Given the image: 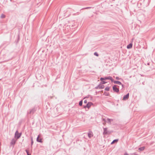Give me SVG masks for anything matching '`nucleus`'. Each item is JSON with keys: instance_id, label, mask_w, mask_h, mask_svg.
I'll list each match as a JSON object with an SVG mask.
<instances>
[{"instance_id": "obj_27", "label": "nucleus", "mask_w": 155, "mask_h": 155, "mask_svg": "<svg viewBox=\"0 0 155 155\" xmlns=\"http://www.w3.org/2000/svg\"><path fill=\"white\" fill-rule=\"evenodd\" d=\"M100 80L101 81H103V80H104V78H100Z\"/></svg>"}, {"instance_id": "obj_2", "label": "nucleus", "mask_w": 155, "mask_h": 155, "mask_svg": "<svg viewBox=\"0 0 155 155\" xmlns=\"http://www.w3.org/2000/svg\"><path fill=\"white\" fill-rule=\"evenodd\" d=\"M21 133H19L18 131L17 130L15 134V137L17 139H19L20 137L21 136Z\"/></svg>"}, {"instance_id": "obj_10", "label": "nucleus", "mask_w": 155, "mask_h": 155, "mask_svg": "<svg viewBox=\"0 0 155 155\" xmlns=\"http://www.w3.org/2000/svg\"><path fill=\"white\" fill-rule=\"evenodd\" d=\"M37 142H39V143L42 142V139L39 137V135H38V137L37 138Z\"/></svg>"}, {"instance_id": "obj_20", "label": "nucleus", "mask_w": 155, "mask_h": 155, "mask_svg": "<svg viewBox=\"0 0 155 155\" xmlns=\"http://www.w3.org/2000/svg\"><path fill=\"white\" fill-rule=\"evenodd\" d=\"M5 15L3 14H2L1 16V18H5Z\"/></svg>"}, {"instance_id": "obj_22", "label": "nucleus", "mask_w": 155, "mask_h": 155, "mask_svg": "<svg viewBox=\"0 0 155 155\" xmlns=\"http://www.w3.org/2000/svg\"><path fill=\"white\" fill-rule=\"evenodd\" d=\"M25 151L27 153V155H31V154L29 153L28 150H26Z\"/></svg>"}, {"instance_id": "obj_8", "label": "nucleus", "mask_w": 155, "mask_h": 155, "mask_svg": "<svg viewBox=\"0 0 155 155\" xmlns=\"http://www.w3.org/2000/svg\"><path fill=\"white\" fill-rule=\"evenodd\" d=\"M16 141L14 139H13L11 141L10 144L11 145H13V146L15 143Z\"/></svg>"}, {"instance_id": "obj_26", "label": "nucleus", "mask_w": 155, "mask_h": 155, "mask_svg": "<svg viewBox=\"0 0 155 155\" xmlns=\"http://www.w3.org/2000/svg\"><path fill=\"white\" fill-rule=\"evenodd\" d=\"M79 14V12H77L76 13H74L73 14V15H78Z\"/></svg>"}, {"instance_id": "obj_29", "label": "nucleus", "mask_w": 155, "mask_h": 155, "mask_svg": "<svg viewBox=\"0 0 155 155\" xmlns=\"http://www.w3.org/2000/svg\"><path fill=\"white\" fill-rule=\"evenodd\" d=\"M104 94L106 96H108V93H106L105 92H104Z\"/></svg>"}, {"instance_id": "obj_16", "label": "nucleus", "mask_w": 155, "mask_h": 155, "mask_svg": "<svg viewBox=\"0 0 155 155\" xmlns=\"http://www.w3.org/2000/svg\"><path fill=\"white\" fill-rule=\"evenodd\" d=\"M107 123H110L111 122L113 121V120L111 119L107 118Z\"/></svg>"}, {"instance_id": "obj_30", "label": "nucleus", "mask_w": 155, "mask_h": 155, "mask_svg": "<svg viewBox=\"0 0 155 155\" xmlns=\"http://www.w3.org/2000/svg\"><path fill=\"white\" fill-rule=\"evenodd\" d=\"M102 120L103 121H104L105 122H106V120L104 118H103Z\"/></svg>"}, {"instance_id": "obj_18", "label": "nucleus", "mask_w": 155, "mask_h": 155, "mask_svg": "<svg viewBox=\"0 0 155 155\" xmlns=\"http://www.w3.org/2000/svg\"><path fill=\"white\" fill-rule=\"evenodd\" d=\"M31 146H32L33 144V137H31Z\"/></svg>"}, {"instance_id": "obj_15", "label": "nucleus", "mask_w": 155, "mask_h": 155, "mask_svg": "<svg viewBox=\"0 0 155 155\" xmlns=\"http://www.w3.org/2000/svg\"><path fill=\"white\" fill-rule=\"evenodd\" d=\"M145 147H141L140 148H139L138 149L139 151H142L143 150H144L145 149Z\"/></svg>"}, {"instance_id": "obj_13", "label": "nucleus", "mask_w": 155, "mask_h": 155, "mask_svg": "<svg viewBox=\"0 0 155 155\" xmlns=\"http://www.w3.org/2000/svg\"><path fill=\"white\" fill-rule=\"evenodd\" d=\"M101 84L100 83V84L98 85V86H99V89H103L104 88V85H101Z\"/></svg>"}, {"instance_id": "obj_21", "label": "nucleus", "mask_w": 155, "mask_h": 155, "mask_svg": "<svg viewBox=\"0 0 155 155\" xmlns=\"http://www.w3.org/2000/svg\"><path fill=\"white\" fill-rule=\"evenodd\" d=\"M105 90L107 91H109L110 90V87H106L105 89Z\"/></svg>"}, {"instance_id": "obj_4", "label": "nucleus", "mask_w": 155, "mask_h": 155, "mask_svg": "<svg viewBox=\"0 0 155 155\" xmlns=\"http://www.w3.org/2000/svg\"><path fill=\"white\" fill-rule=\"evenodd\" d=\"M113 82L115 84H117L120 85H121L122 86V89L123 87H124V85L123 84H122L121 82L119 81H114Z\"/></svg>"}, {"instance_id": "obj_24", "label": "nucleus", "mask_w": 155, "mask_h": 155, "mask_svg": "<svg viewBox=\"0 0 155 155\" xmlns=\"http://www.w3.org/2000/svg\"><path fill=\"white\" fill-rule=\"evenodd\" d=\"M94 55L97 56H99L97 52H94Z\"/></svg>"}, {"instance_id": "obj_25", "label": "nucleus", "mask_w": 155, "mask_h": 155, "mask_svg": "<svg viewBox=\"0 0 155 155\" xmlns=\"http://www.w3.org/2000/svg\"><path fill=\"white\" fill-rule=\"evenodd\" d=\"M115 78L117 80H122V78H119V77H116Z\"/></svg>"}, {"instance_id": "obj_17", "label": "nucleus", "mask_w": 155, "mask_h": 155, "mask_svg": "<svg viewBox=\"0 0 155 155\" xmlns=\"http://www.w3.org/2000/svg\"><path fill=\"white\" fill-rule=\"evenodd\" d=\"M82 104H83V101L81 100L79 101V105L80 106H81L82 105Z\"/></svg>"}, {"instance_id": "obj_35", "label": "nucleus", "mask_w": 155, "mask_h": 155, "mask_svg": "<svg viewBox=\"0 0 155 155\" xmlns=\"http://www.w3.org/2000/svg\"><path fill=\"white\" fill-rule=\"evenodd\" d=\"M147 64L148 65H149V63H148Z\"/></svg>"}, {"instance_id": "obj_3", "label": "nucleus", "mask_w": 155, "mask_h": 155, "mask_svg": "<svg viewBox=\"0 0 155 155\" xmlns=\"http://www.w3.org/2000/svg\"><path fill=\"white\" fill-rule=\"evenodd\" d=\"M118 86L117 85H114L113 87V90L114 92H118L119 91V88L117 87Z\"/></svg>"}, {"instance_id": "obj_36", "label": "nucleus", "mask_w": 155, "mask_h": 155, "mask_svg": "<svg viewBox=\"0 0 155 155\" xmlns=\"http://www.w3.org/2000/svg\"><path fill=\"white\" fill-rule=\"evenodd\" d=\"M103 124L104 125H105V124L104 123H103Z\"/></svg>"}, {"instance_id": "obj_28", "label": "nucleus", "mask_w": 155, "mask_h": 155, "mask_svg": "<svg viewBox=\"0 0 155 155\" xmlns=\"http://www.w3.org/2000/svg\"><path fill=\"white\" fill-rule=\"evenodd\" d=\"M99 86H98H98H96V87H95V89H99Z\"/></svg>"}, {"instance_id": "obj_6", "label": "nucleus", "mask_w": 155, "mask_h": 155, "mask_svg": "<svg viewBox=\"0 0 155 155\" xmlns=\"http://www.w3.org/2000/svg\"><path fill=\"white\" fill-rule=\"evenodd\" d=\"M104 132L103 134L104 135H106L109 134V131L107 130V128L103 127Z\"/></svg>"}, {"instance_id": "obj_11", "label": "nucleus", "mask_w": 155, "mask_h": 155, "mask_svg": "<svg viewBox=\"0 0 155 155\" xmlns=\"http://www.w3.org/2000/svg\"><path fill=\"white\" fill-rule=\"evenodd\" d=\"M92 104L93 103L92 102H89L86 105V106L88 108H89Z\"/></svg>"}, {"instance_id": "obj_33", "label": "nucleus", "mask_w": 155, "mask_h": 155, "mask_svg": "<svg viewBox=\"0 0 155 155\" xmlns=\"http://www.w3.org/2000/svg\"><path fill=\"white\" fill-rule=\"evenodd\" d=\"M124 155H129L127 153H125Z\"/></svg>"}, {"instance_id": "obj_5", "label": "nucleus", "mask_w": 155, "mask_h": 155, "mask_svg": "<svg viewBox=\"0 0 155 155\" xmlns=\"http://www.w3.org/2000/svg\"><path fill=\"white\" fill-rule=\"evenodd\" d=\"M104 78V80H111V82L114 81V79L110 76H108L107 77H105Z\"/></svg>"}, {"instance_id": "obj_23", "label": "nucleus", "mask_w": 155, "mask_h": 155, "mask_svg": "<svg viewBox=\"0 0 155 155\" xmlns=\"http://www.w3.org/2000/svg\"><path fill=\"white\" fill-rule=\"evenodd\" d=\"M106 83H107V82L104 81H102L100 82L101 84H106Z\"/></svg>"}, {"instance_id": "obj_9", "label": "nucleus", "mask_w": 155, "mask_h": 155, "mask_svg": "<svg viewBox=\"0 0 155 155\" xmlns=\"http://www.w3.org/2000/svg\"><path fill=\"white\" fill-rule=\"evenodd\" d=\"M93 136V133L92 131H90L89 133H88V136L89 138H91Z\"/></svg>"}, {"instance_id": "obj_19", "label": "nucleus", "mask_w": 155, "mask_h": 155, "mask_svg": "<svg viewBox=\"0 0 155 155\" xmlns=\"http://www.w3.org/2000/svg\"><path fill=\"white\" fill-rule=\"evenodd\" d=\"M92 8L91 7H86V8H83L81 9L80 10H83V9H89V8Z\"/></svg>"}, {"instance_id": "obj_7", "label": "nucleus", "mask_w": 155, "mask_h": 155, "mask_svg": "<svg viewBox=\"0 0 155 155\" xmlns=\"http://www.w3.org/2000/svg\"><path fill=\"white\" fill-rule=\"evenodd\" d=\"M129 93L127 94L126 95L124 96L123 97V100L124 101L127 100L129 98Z\"/></svg>"}, {"instance_id": "obj_31", "label": "nucleus", "mask_w": 155, "mask_h": 155, "mask_svg": "<svg viewBox=\"0 0 155 155\" xmlns=\"http://www.w3.org/2000/svg\"><path fill=\"white\" fill-rule=\"evenodd\" d=\"M84 103H87V101L86 100H85L84 101Z\"/></svg>"}, {"instance_id": "obj_32", "label": "nucleus", "mask_w": 155, "mask_h": 155, "mask_svg": "<svg viewBox=\"0 0 155 155\" xmlns=\"http://www.w3.org/2000/svg\"><path fill=\"white\" fill-rule=\"evenodd\" d=\"M86 107H87L86 106V105L84 106V108H86Z\"/></svg>"}, {"instance_id": "obj_12", "label": "nucleus", "mask_w": 155, "mask_h": 155, "mask_svg": "<svg viewBox=\"0 0 155 155\" xmlns=\"http://www.w3.org/2000/svg\"><path fill=\"white\" fill-rule=\"evenodd\" d=\"M132 44L131 43L129 44L127 46V49H130L132 47Z\"/></svg>"}, {"instance_id": "obj_14", "label": "nucleus", "mask_w": 155, "mask_h": 155, "mask_svg": "<svg viewBox=\"0 0 155 155\" xmlns=\"http://www.w3.org/2000/svg\"><path fill=\"white\" fill-rule=\"evenodd\" d=\"M118 141V139H115V140H114L111 142V144H114V143H116V142L117 143Z\"/></svg>"}, {"instance_id": "obj_1", "label": "nucleus", "mask_w": 155, "mask_h": 155, "mask_svg": "<svg viewBox=\"0 0 155 155\" xmlns=\"http://www.w3.org/2000/svg\"><path fill=\"white\" fill-rule=\"evenodd\" d=\"M36 108L35 107H34L32 109L28 111L27 114H33L36 111Z\"/></svg>"}, {"instance_id": "obj_34", "label": "nucleus", "mask_w": 155, "mask_h": 155, "mask_svg": "<svg viewBox=\"0 0 155 155\" xmlns=\"http://www.w3.org/2000/svg\"><path fill=\"white\" fill-rule=\"evenodd\" d=\"M89 97V95H88V96H86V97H84V98H88Z\"/></svg>"}]
</instances>
